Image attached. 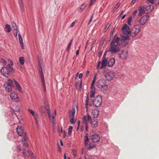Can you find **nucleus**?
Masks as SVG:
<instances>
[{"label":"nucleus","instance_id":"1","mask_svg":"<svg viewBox=\"0 0 159 159\" xmlns=\"http://www.w3.org/2000/svg\"><path fill=\"white\" fill-rule=\"evenodd\" d=\"M119 37H116L115 36L111 41L110 44V48L108 51L111 52V54L116 53L119 52L120 48V43L119 42Z\"/></svg>","mask_w":159,"mask_h":159},{"label":"nucleus","instance_id":"2","mask_svg":"<svg viewBox=\"0 0 159 159\" xmlns=\"http://www.w3.org/2000/svg\"><path fill=\"white\" fill-rule=\"evenodd\" d=\"M11 62V64H8L7 66L2 67L1 70V73L5 77H8L9 73L12 72L13 70V68L11 66L13 65V63L12 61Z\"/></svg>","mask_w":159,"mask_h":159},{"label":"nucleus","instance_id":"3","mask_svg":"<svg viewBox=\"0 0 159 159\" xmlns=\"http://www.w3.org/2000/svg\"><path fill=\"white\" fill-rule=\"evenodd\" d=\"M141 26L138 24L134 25L130 30L129 34L132 37L136 36L140 31Z\"/></svg>","mask_w":159,"mask_h":159},{"label":"nucleus","instance_id":"4","mask_svg":"<svg viewBox=\"0 0 159 159\" xmlns=\"http://www.w3.org/2000/svg\"><path fill=\"white\" fill-rule=\"evenodd\" d=\"M102 99L100 96H96L92 101V103L94 106L95 107H99L102 104Z\"/></svg>","mask_w":159,"mask_h":159},{"label":"nucleus","instance_id":"5","mask_svg":"<svg viewBox=\"0 0 159 159\" xmlns=\"http://www.w3.org/2000/svg\"><path fill=\"white\" fill-rule=\"evenodd\" d=\"M119 42L120 43V46L123 47L126 46L129 42V38L128 35L123 36L121 37V39L119 38Z\"/></svg>","mask_w":159,"mask_h":159},{"label":"nucleus","instance_id":"6","mask_svg":"<svg viewBox=\"0 0 159 159\" xmlns=\"http://www.w3.org/2000/svg\"><path fill=\"white\" fill-rule=\"evenodd\" d=\"M4 86L6 91L8 92L11 91L12 90V87L13 86L12 80L10 79H8L7 82L4 84Z\"/></svg>","mask_w":159,"mask_h":159},{"label":"nucleus","instance_id":"7","mask_svg":"<svg viewBox=\"0 0 159 159\" xmlns=\"http://www.w3.org/2000/svg\"><path fill=\"white\" fill-rule=\"evenodd\" d=\"M115 73L112 71H109L107 72L105 74V78L108 81L112 80L114 78Z\"/></svg>","mask_w":159,"mask_h":159},{"label":"nucleus","instance_id":"8","mask_svg":"<svg viewBox=\"0 0 159 159\" xmlns=\"http://www.w3.org/2000/svg\"><path fill=\"white\" fill-rule=\"evenodd\" d=\"M128 56V52L125 50H123L120 52L118 54V56L121 60H125Z\"/></svg>","mask_w":159,"mask_h":159},{"label":"nucleus","instance_id":"9","mask_svg":"<svg viewBox=\"0 0 159 159\" xmlns=\"http://www.w3.org/2000/svg\"><path fill=\"white\" fill-rule=\"evenodd\" d=\"M91 117L88 114L87 116H84L83 118L82 122L85 125V128L86 131H87L88 126L87 124L91 120Z\"/></svg>","mask_w":159,"mask_h":159},{"label":"nucleus","instance_id":"10","mask_svg":"<svg viewBox=\"0 0 159 159\" xmlns=\"http://www.w3.org/2000/svg\"><path fill=\"white\" fill-rule=\"evenodd\" d=\"M89 139L93 142H98L100 139L99 135L98 134H90Z\"/></svg>","mask_w":159,"mask_h":159},{"label":"nucleus","instance_id":"11","mask_svg":"<svg viewBox=\"0 0 159 159\" xmlns=\"http://www.w3.org/2000/svg\"><path fill=\"white\" fill-rule=\"evenodd\" d=\"M121 30L124 34L127 35L128 34H129L130 30L129 26L126 24L124 25L122 28Z\"/></svg>","mask_w":159,"mask_h":159},{"label":"nucleus","instance_id":"12","mask_svg":"<svg viewBox=\"0 0 159 159\" xmlns=\"http://www.w3.org/2000/svg\"><path fill=\"white\" fill-rule=\"evenodd\" d=\"M106 84V80L103 79H99L96 83V86L99 88H100L102 87Z\"/></svg>","mask_w":159,"mask_h":159},{"label":"nucleus","instance_id":"13","mask_svg":"<svg viewBox=\"0 0 159 159\" xmlns=\"http://www.w3.org/2000/svg\"><path fill=\"white\" fill-rule=\"evenodd\" d=\"M149 18V16L145 15L142 17L139 20V23L140 25H143L147 21Z\"/></svg>","mask_w":159,"mask_h":159},{"label":"nucleus","instance_id":"14","mask_svg":"<svg viewBox=\"0 0 159 159\" xmlns=\"http://www.w3.org/2000/svg\"><path fill=\"white\" fill-rule=\"evenodd\" d=\"M11 98L15 102H18L19 100L18 94L14 91L12 92L11 93Z\"/></svg>","mask_w":159,"mask_h":159},{"label":"nucleus","instance_id":"15","mask_svg":"<svg viewBox=\"0 0 159 159\" xmlns=\"http://www.w3.org/2000/svg\"><path fill=\"white\" fill-rule=\"evenodd\" d=\"M138 10L139 11V16H141L144 13H146L147 11L145 7L144 6H140L138 7Z\"/></svg>","mask_w":159,"mask_h":159},{"label":"nucleus","instance_id":"16","mask_svg":"<svg viewBox=\"0 0 159 159\" xmlns=\"http://www.w3.org/2000/svg\"><path fill=\"white\" fill-rule=\"evenodd\" d=\"M16 132L18 135L22 136L24 134V131L23 128L20 125H18L16 128Z\"/></svg>","mask_w":159,"mask_h":159},{"label":"nucleus","instance_id":"17","mask_svg":"<svg viewBox=\"0 0 159 159\" xmlns=\"http://www.w3.org/2000/svg\"><path fill=\"white\" fill-rule=\"evenodd\" d=\"M39 71L40 75L41 78V80H42V84H43V88L44 90V91H45L46 88V86L45 85V80H44V76H43V73L42 70L40 69V71Z\"/></svg>","mask_w":159,"mask_h":159},{"label":"nucleus","instance_id":"18","mask_svg":"<svg viewBox=\"0 0 159 159\" xmlns=\"http://www.w3.org/2000/svg\"><path fill=\"white\" fill-rule=\"evenodd\" d=\"M14 82L15 86L16 87V89L18 91H19V92H20L22 93L23 91L22 89V88L20 85V84L16 81L15 80H14Z\"/></svg>","mask_w":159,"mask_h":159},{"label":"nucleus","instance_id":"19","mask_svg":"<svg viewBox=\"0 0 159 159\" xmlns=\"http://www.w3.org/2000/svg\"><path fill=\"white\" fill-rule=\"evenodd\" d=\"M115 59L114 57H112L109 61L107 65V66L109 67L112 66L115 64Z\"/></svg>","mask_w":159,"mask_h":159},{"label":"nucleus","instance_id":"20","mask_svg":"<svg viewBox=\"0 0 159 159\" xmlns=\"http://www.w3.org/2000/svg\"><path fill=\"white\" fill-rule=\"evenodd\" d=\"M100 89H101V91L104 94H106L107 93L108 91V85L107 84H105Z\"/></svg>","mask_w":159,"mask_h":159},{"label":"nucleus","instance_id":"21","mask_svg":"<svg viewBox=\"0 0 159 159\" xmlns=\"http://www.w3.org/2000/svg\"><path fill=\"white\" fill-rule=\"evenodd\" d=\"M107 60L106 58H102V61L101 64L102 66L100 67V69H102L103 68L107 65Z\"/></svg>","mask_w":159,"mask_h":159},{"label":"nucleus","instance_id":"22","mask_svg":"<svg viewBox=\"0 0 159 159\" xmlns=\"http://www.w3.org/2000/svg\"><path fill=\"white\" fill-rule=\"evenodd\" d=\"M145 8L147 11L146 14H148L154 8V6L153 5H151L146 7Z\"/></svg>","mask_w":159,"mask_h":159},{"label":"nucleus","instance_id":"23","mask_svg":"<svg viewBox=\"0 0 159 159\" xmlns=\"http://www.w3.org/2000/svg\"><path fill=\"white\" fill-rule=\"evenodd\" d=\"M92 114L94 118H97L99 114V111L98 109L93 110L92 112Z\"/></svg>","mask_w":159,"mask_h":159},{"label":"nucleus","instance_id":"24","mask_svg":"<svg viewBox=\"0 0 159 159\" xmlns=\"http://www.w3.org/2000/svg\"><path fill=\"white\" fill-rule=\"evenodd\" d=\"M91 124L92 127L93 128L96 127L98 125V121L93 119L91 120Z\"/></svg>","mask_w":159,"mask_h":159},{"label":"nucleus","instance_id":"25","mask_svg":"<svg viewBox=\"0 0 159 159\" xmlns=\"http://www.w3.org/2000/svg\"><path fill=\"white\" fill-rule=\"evenodd\" d=\"M18 36L19 40V42L20 44V45L21 46V48L22 49H23L24 48V46L22 39L20 34H18Z\"/></svg>","mask_w":159,"mask_h":159},{"label":"nucleus","instance_id":"26","mask_svg":"<svg viewBox=\"0 0 159 159\" xmlns=\"http://www.w3.org/2000/svg\"><path fill=\"white\" fill-rule=\"evenodd\" d=\"M28 111L32 115V116L34 117V118L38 116L37 113L34 111L32 110L28 109Z\"/></svg>","mask_w":159,"mask_h":159},{"label":"nucleus","instance_id":"27","mask_svg":"<svg viewBox=\"0 0 159 159\" xmlns=\"http://www.w3.org/2000/svg\"><path fill=\"white\" fill-rule=\"evenodd\" d=\"M11 29L10 26L8 24H7L5 25V31L6 32L9 33L11 31Z\"/></svg>","mask_w":159,"mask_h":159},{"label":"nucleus","instance_id":"28","mask_svg":"<svg viewBox=\"0 0 159 159\" xmlns=\"http://www.w3.org/2000/svg\"><path fill=\"white\" fill-rule=\"evenodd\" d=\"M23 154L25 156L29 157L30 156H32L33 153L31 151H25L23 152Z\"/></svg>","mask_w":159,"mask_h":159},{"label":"nucleus","instance_id":"29","mask_svg":"<svg viewBox=\"0 0 159 159\" xmlns=\"http://www.w3.org/2000/svg\"><path fill=\"white\" fill-rule=\"evenodd\" d=\"M18 1L21 10L22 12L24 11V7L22 0H18Z\"/></svg>","mask_w":159,"mask_h":159},{"label":"nucleus","instance_id":"30","mask_svg":"<svg viewBox=\"0 0 159 159\" xmlns=\"http://www.w3.org/2000/svg\"><path fill=\"white\" fill-rule=\"evenodd\" d=\"M96 145L94 143H90L87 147V149L88 150H90L96 147Z\"/></svg>","mask_w":159,"mask_h":159},{"label":"nucleus","instance_id":"31","mask_svg":"<svg viewBox=\"0 0 159 159\" xmlns=\"http://www.w3.org/2000/svg\"><path fill=\"white\" fill-rule=\"evenodd\" d=\"M75 113V110L74 109L70 111V116L71 117L74 118Z\"/></svg>","mask_w":159,"mask_h":159},{"label":"nucleus","instance_id":"32","mask_svg":"<svg viewBox=\"0 0 159 159\" xmlns=\"http://www.w3.org/2000/svg\"><path fill=\"white\" fill-rule=\"evenodd\" d=\"M95 93V88H93L92 89H91L90 94V97L91 98H93L94 97Z\"/></svg>","mask_w":159,"mask_h":159},{"label":"nucleus","instance_id":"33","mask_svg":"<svg viewBox=\"0 0 159 159\" xmlns=\"http://www.w3.org/2000/svg\"><path fill=\"white\" fill-rule=\"evenodd\" d=\"M24 58L23 57H21L19 58V62L20 64L21 65H23L24 64Z\"/></svg>","mask_w":159,"mask_h":159},{"label":"nucleus","instance_id":"34","mask_svg":"<svg viewBox=\"0 0 159 159\" xmlns=\"http://www.w3.org/2000/svg\"><path fill=\"white\" fill-rule=\"evenodd\" d=\"M89 140V139L88 138V135H87V134H86V136H85L84 139L85 144L86 146L88 144V143Z\"/></svg>","mask_w":159,"mask_h":159},{"label":"nucleus","instance_id":"35","mask_svg":"<svg viewBox=\"0 0 159 159\" xmlns=\"http://www.w3.org/2000/svg\"><path fill=\"white\" fill-rule=\"evenodd\" d=\"M87 6V4L86 3H84L80 7V10H79V11L80 10V11H82L83 10L85 7Z\"/></svg>","mask_w":159,"mask_h":159},{"label":"nucleus","instance_id":"36","mask_svg":"<svg viewBox=\"0 0 159 159\" xmlns=\"http://www.w3.org/2000/svg\"><path fill=\"white\" fill-rule=\"evenodd\" d=\"M12 27L13 28L14 31L17 30V27L15 22H13L12 23Z\"/></svg>","mask_w":159,"mask_h":159},{"label":"nucleus","instance_id":"37","mask_svg":"<svg viewBox=\"0 0 159 159\" xmlns=\"http://www.w3.org/2000/svg\"><path fill=\"white\" fill-rule=\"evenodd\" d=\"M120 3L119 2L115 6L113 11V12H114L120 6Z\"/></svg>","mask_w":159,"mask_h":159},{"label":"nucleus","instance_id":"38","mask_svg":"<svg viewBox=\"0 0 159 159\" xmlns=\"http://www.w3.org/2000/svg\"><path fill=\"white\" fill-rule=\"evenodd\" d=\"M46 109L47 110V113L48 116L49 118V120L50 121H51V115L50 113V111H49V107H46Z\"/></svg>","mask_w":159,"mask_h":159},{"label":"nucleus","instance_id":"39","mask_svg":"<svg viewBox=\"0 0 159 159\" xmlns=\"http://www.w3.org/2000/svg\"><path fill=\"white\" fill-rule=\"evenodd\" d=\"M73 39H72L70 41V42H69L68 45V46H67V51H68L70 47V46L72 43V42H73Z\"/></svg>","mask_w":159,"mask_h":159},{"label":"nucleus","instance_id":"40","mask_svg":"<svg viewBox=\"0 0 159 159\" xmlns=\"http://www.w3.org/2000/svg\"><path fill=\"white\" fill-rule=\"evenodd\" d=\"M132 16H130L128 19L127 20V24L129 25H131V22L132 20Z\"/></svg>","mask_w":159,"mask_h":159},{"label":"nucleus","instance_id":"41","mask_svg":"<svg viewBox=\"0 0 159 159\" xmlns=\"http://www.w3.org/2000/svg\"><path fill=\"white\" fill-rule=\"evenodd\" d=\"M23 135L24 137V139L25 141H26L28 140V137L27 136V134L26 133H25L24 134H23Z\"/></svg>","mask_w":159,"mask_h":159},{"label":"nucleus","instance_id":"42","mask_svg":"<svg viewBox=\"0 0 159 159\" xmlns=\"http://www.w3.org/2000/svg\"><path fill=\"white\" fill-rule=\"evenodd\" d=\"M114 32V29H113L111 30V35L110 36V39L109 40V41H110V40L113 38V33Z\"/></svg>","mask_w":159,"mask_h":159},{"label":"nucleus","instance_id":"43","mask_svg":"<svg viewBox=\"0 0 159 159\" xmlns=\"http://www.w3.org/2000/svg\"><path fill=\"white\" fill-rule=\"evenodd\" d=\"M70 121L71 124H74L75 123L76 121V120L74 118H73L72 117H71V118L70 120Z\"/></svg>","mask_w":159,"mask_h":159},{"label":"nucleus","instance_id":"44","mask_svg":"<svg viewBox=\"0 0 159 159\" xmlns=\"http://www.w3.org/2000/svg\"><path fill=\"white\" fill-rule=\"evenodd\" d=\"M1 62L3 64V65H4V66L6 65L7 62L4 59H1Z\"/></svg>","mask_w":159,"mask_h":159},{"label":"nucleus","instance_id":"45","mask_svg":"<svg viewBox=\"0 0 159 159\" xmlns=\"http://www.w3.org/2000/svg\"><path fill=\"white\" fill-rule=\"evenodd\" d=\"M51 122H52L53 124V127L54 128H55V119L52 120L51 121H50Z\"/></svg>","mask_w":159,"mask_h":159},{"label":"nucleus","instance_id":"46","mask_svg":"<svg viewBox=\"0 0 159 159\" xmlns=\"http://www.w3.org/2000/svg\"><path fill=\"white\" fill-rule=\"evenodd\" d=\"M68 134L70 135L71 134L72 129V127L71 126H70L69 128Z\"/></svg>","mask_w":159,"mask_h":159},{"label":"nucleus","instance_id":"47","mask_svg":"<svg viewBox=\"0 0 159 159\" xmlns=\"http://www.w3.org/2000/svg\"><path fill=\"white\" fill-rule=\"evenodd\" d=\"M110 26V25L109 24H107V25H106L105 29V32H106L107 30H108Z\"/></svg>","mask_w":159,"mask_h":159},{"label":"nucleus","instance_id":"48","mask_svg":"<svg viewBox=\"0 0 159 159\" xmlns=\"http://www.w3.org/2000/svg\"><path fill=\"white\" fill-rule=\"evenodd\" d=\"M95 80H92V83L91 84V89H93V88H94V87H93V86L95 83Z\"/></svg>","mask_w":159,"mask_h":159},{"label":"nucleus","instance_id":"49","mask_svg":"<svg viewBox=\"0 0 159 159\" xmlns=\"http://www.w3.org/2000/svg\"><path fill=\"white\" fill-rule=\"evenodd\" d=\"M154 4L156 5H159V0H154Z\"/></svg>","mask_w":159,"mask_h":159},{"label":"nucleus","instance_id":"50","mask_svg":"<svg viewBox=\"0 0 159 159\" xmlns=\"http://www.w3.org/2000/svg\"><path fill=\"white\" fill-rule=\"evenodd\" d=\"M96 0H91L90 6H91L94 4Z\"/></svg>","mask_w":159,"mask_h":159},{"label":"nucleus","instance_id":"51","mask_svg":"<svg viewBox=\"0 0 159 159\" xmlns=\"http://www.w3.org/2000/svg\"><path fill=\"white\" fill-rule=\"evenodd\" d=\"M59 135L61 136V134H64V133H65V132L64 131H63L62 130V129L61 128V132L59 131Z\"/></svg>","mask_w":159,"mask_h":159},{"label":"nucleus","instance_id":"52","mask_svg":"<svg viewBox=\"0 0 159 159\" xmlns=\"http://www.w3.org/2000/svg\"><path fill=\"white\" fill-rule=\"evenodd\" d=\"M35 120V123L36 124H37L38 123L39 121L38 120L39 119V117L38 116L36 117H35L34 118Z\"/></svg>","mask_w":159,"mask_h":159},{"label":"nucleus","instance_id":"53","mask_svg":"<svg viewBox=\"0 0 159 159\" xmlns=\"http://www.w3.org/2000/svg\"><path fill=\"white\" fill-rule=\"evenodd\" d=\"M138 12V11L137 10H135L133 13L132 14V15L133 16H135L136 14Z\"/></svg>","mask_w":159,"mask_h":159},{"label":"nucleus","instance_id":"54","mask_svg":"<svg viewBox=\"0 0 159 159\" xmlns=\"http://www.w3.org/2000/svg\"><path fill=\"white\" fill-rule=\"evenodd\" d=\"M56 115V111H55V114H53L52 116V117H51V119H52V120L55 119V116Z\"/></svg>","mask_w":159,"mask_h":159},{"label":"nucleus","instance_id":"55","mask_svg":"<svg viewBox=\"0 0 159 159\" xmlns=\"http://www.w3.org/2000/svg\"><path fill=\"white\" fill-rule=\"evenodd\" d=\"M102 53V51H100L99 52L98 54V57H100L101 56Z\"/></svg>","mask_w":159,"mask_h":159},{"label":"nucleus","instance_id":"56","mask_svg":"<svg viewBox=\"0 0 159 159\" xmlns=\"http://www.w3.org/2000/svg\"><path fill=\"white\" fill-rule=\"evenodd\" d=\"M77 154V152L75 150H74L73 151V156L75 157L76 156Z\"/></svg>","mask_w":159,"mask_h":159},{"label":"nucleus","instance_id":"57","mask_svg":"<svg viewBox=\"0 0 159 159\" xmlns=\"http://www.w3.org/2000/svg\"><path fill=\"white\" fill-rule=\"evenodd\" d=\"M104 41V39H102V40L100 42V45H102L103 44V42Z\"/></svg>","mask_w":159,"mask_h":159},{"label":"nucleus","instance_id":"58","mask_svg":"<svg viewBox=\"0 0 159 159\" xmlns=\"http://www.w3.org/2000/svg\"><path fill=\"white\" fill-rule=\"evenodd\" d=\"M76 21H75L73 22L71 24L70 26L71 27H73L75 25Z\"/></svg>","mask_w":159,"mask_h":159},{"label":"nucleus","instance_id":"59","mask_svg":"<svg viewBox=\"0 0 159 159\" xmlns=\"http://www.w3.org/2000/svg\"><path fill=\"white\" fill-rule=\"evenodd\" d=\"M148 2H150L152 4L154 3V0H147Z\"/></svg>","mask_w":159,"mask_h":159},{"label":"nucleus","instance_id":"60","mask_svg":"<svg viewBox=\"0 0 159 159\" xmlns=\"http://www.w3.org/2000/svg\"><path fill=\"white\" fill-rule=\"evenodd\" d=\"M41 109L42 111L43 112H44V109H45V108H44V107L43 106H41Z\"/></svg>","mask_w":159,"mask_h":159},{"label":"nucleus","instance_id":"61","mask_svg":"<svg viewBox=\"0 0 159 159\" xmlns=\"http://www.w3.org/2000/svg\"><path fill=\"white\" fill-rule=\"evenodd\" d=\"M39 71H40V69L42 70V68L41 66V64L40 63L39 61Z\"/></svg>","mask_w":159,"mask_h":159},{"label":"nucleus","instance_id":"62","mask_svg":"<svg viewBox=\"0 0 159 159\" xmlns=\"http://www.w3.org/2000/svg\"><path fill=\"white\" fill-rule=\"evenodd\" d=\"M78 84H79V82L78 81L76 82L75 83V87L76 89H77V88H78L77 85Z\"/></svg>","mask_w":159,"mask_h":159},{"label":"nucleus","instance_id":"63","mask_svg":"<svg viewBox=\"0 0 159 159\" xmlns=\"http://www.w3.org/2000/svg\"><path fill=\"white\" fill-rule=\"evenodd\" d=\"M23 145H24V146H25V147H27V148L29 146L28 144L26 142H25V143H24Z\"/></svg>","mask_w":159,"mask_h":159},{"label":"nucleus","instance_id":"64","mask_svg":"<svg viewBox=\"0 0 159 159\" xmlns=\"http://www.w3.org/2000/svg\"><path fill=\"white\" fill-rule=\"evenodd\" d=\"M83 76V74L82 73H80L79 76V78L81 79L82 78Z\"/></svg>","mask_w":159,"mask_h":159}]
</instances>
